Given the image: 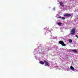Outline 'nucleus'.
Here are the masks:
<instances>
[{"label": "nucleus", "instance_id": "f257e3e1", "mask_svg": "<svg viewBox=\"0 0 78 78\" xmlns=\"http://www.w3.org/2000/svg\"><path fill=\"white\" fill-rule=\"evenodd\" d=\"M44 62H45L46 65L48 66H49V63L46 60H44V62L41 61L39 62L40 64H42L43 65L44 64Z\"/></svg>", "mask_w": 78, "mask_h": 78}, {"label": "nucleus", "instance_id": "f03ea898", "mask_svg": "<svg viewBox=\"0 0 78 78\" xmlns=\"http://www.w3.org/2000/svg\"><path fill=\"white\" fill-rule=\"evenodd\" d=\"M59 43L60 44H61L62 46H66V44H64V41H59Z\"/></svg>", "mask_w": 78, "mask_h": 78}, {"label": "nucleus", "instance_id": "7ed1b4c3", "mask_svg": "<svg viewBox=\"0 0 78 78\" xmlns=\"http://www.w3.org/2000/svg\"><path fill=\"white\" fill-rule=\"evenodd\" d=\"M75 29H73L72 30L70 31L71 34L73 35L75 33Z\"/></svg>", "mask_w": 78, "mask_h": 78}, {"label": "nucleus", "instance_id": "20e7f679", "mask_svg": "<svg viewBox=\"0 0 78 78\" xmlns=\"http://www.w3.org/2000/svg\"><path fill=\"white\" fill-rule=\"evenodd\" d=\"M65 17H70L71 15L70 14H66L64 15Z\"/></svg>", "mask_w": 78, "mask_h": 78}, {"label": "nucleus", "instance_id": "39448f33", "mask_svg": "<svg viewBox=\"0 0 78 78\" xmlns=\"http://www.w3.org/2000/svg\"><path fill=\"white\" fill-rule=\"evenodd\" d=\"M60 5H61V6L62 7H64V5H63V3L62 1L60 2H59Z\"/></svg>", "mask_w": 78, "mask_h": 78}, {"label": "nucleus", "instance_id": "423d86ee", "mask_svg": "<svg viewBox=\"0 0 78 78\" xmlns=\"http://www.w3.org/2000/svg\"><path fill=\"white\" fill-rule=\"evenodd\" d=\"M72 51H73L74 53H77L78 51L76 50H72Z\"/></svg>", "mask_w": 78, "mask_h": 78}, {"label": "nucleus", "instance_id": "0eeeda50", "mask_svg": "<svg viewBox=\"0 0 78 78\" xmlns=\"http://www.w3.org/2000/svg\"><path fill=\"white\" fill-rule=\"evenodd\" d=\"M70 68L71 69V70H74V68L72 66H71L70 67Z\"/></svg>", "mask_w": 78, "mask_h": 78}, {"label": "nucleus", "instance_id": "6e6552de", "mask_svg": "<svg viewBox=\"0 0 78 78\" xmlns=\"http://www.w3.org/2000/svg\"><path fill=\"white\" fill-rule=\"evenodd\" d=\"M58 25H59V26H60V25H61V24L62 23H61L59 22V23H57Z\"/></svg>", "mask_w": 78, "mask_h": 78}, {"label": "nucleus", "instance_id": "1a4fd4ad", "mask_svg": "<svg viewBox=\"0 0 78 78\" xmlns=\"http://www.w3.org/2000/svg\"><path fill=\"white\" fill-rule=\"evenodd\" d=\"M69 42L70 43H72V40L71 39H69Z\"/></svg>", "mask_w": 78, "mask_h": 78}, {"label": "nucleus", "instance_id": "9d476101", "mask_svg": "<svg viewBox=\"0 0 78 78\" xmlns=\"http://www.w3.org/2000/svg\"><path fill=\"white\" fill-rule=\"evenodd\" d=\"M62 19L63 20H64L65 19H66V18L65 17H62Z\"/></svg>", "mask_w": 78, "mask_h": 78}, {"label": "nucleus", "instance_id": "9b49d317", "mask_svg": "<svg viewBox=\"0 0 78 78\" xmlns=\"http://www.w3.org/2000/svg\"><path fill=\"white\" fill-rule=\"evenodd\" d=\"M75 36H76V37H77V38H78V35H76Z\"/></svg>", "mask_w": 78, "mask_h": 78}, {"label": "nucleus", "instance_id": "f8f14e48", "mask_svg": "<svg viewBox=\"0 0 78 78\" xmlns=\"http://www.w3.org/2000/svg\"><path fill=\"white\" fill-rule=\"evenodd\" d=\"M58 18H61V16L58 17Z\"/></svg>", "mask_w": 78, "mask_h": 78}]
</instances>
